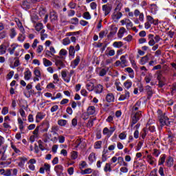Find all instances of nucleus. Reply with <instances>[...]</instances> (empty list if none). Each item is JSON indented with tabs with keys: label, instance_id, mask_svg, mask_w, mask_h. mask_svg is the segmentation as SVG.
Segmentation results:
<instances>
[{
	"label": "nucleus",
	"instance_id": "27",
	"mask_svg": "<svg viewBox=\"0 0 176 176\" xmlns=\"http://www.w3.org/2000/svg\"><path fill=\"white\" fill-rule=\"evenodd\" d=\"M16 25L19 28L21 32H22V34H24V32H25V30H24V27H23V24H21V22L20 21V20L16 19Z\"/></svg>",
	"mask_w": 176,
	"mask_h": 176
},
{
	"label": "nucleus",
	"instance_id": "51",
	"mask_svg": "<svg viewBox=\"0 0 176 176\" xmlns=\"http://www.w3.org/2000/svg\"><path fill=\"white\" fill-rule=\"evenodd\" d=\"M62 43L63 45H64V46H67V45H69L71 43V40L69 39V38L67 37L63 40Z\"/></svg>",
	"mask_w": 176,
	"mask_h": 176
},
{
	"label": "nucleus",
	"instance_id": "2",
	"mask_svg": "<svg viewBox=\"0 0 176 176\" xmlns=\"http://www.w3.org/2000/svg\"><path fill=\"white\" fill-rule=\"evenodd\" d=\"M65 57L56 55L54 56L52 61L55 63L56 67H58V69L60 70L65 67Z\"/></svg>",
	"mask_w": 176,
	"mask_h": 176
},
{
	"label": "nucleus",
	"instance_id": "26",
	"mask_svg": "<svg viewBox=\"0 0 176 176\" xmlns=\"http://www.w3.org/2000/svg\"><path fill=\"white\" fill-rule=\"evenodd\" d=\"M145 90H146L149 98H151V97H152V96H153V91L152 90V87H151V86H149V85H147V86H146Z\"/></svg>",
	"mask_w": 176,
	"mask_h": 176
},
{
	"label": "nucleus",
	"instance_id": "4",
	"mask_svg": "<svg viewBox=\"0 0 176 176\" xmlns=\"http://www.w3.org/2000/svg\"><path fill=\"white\" fill-rule=\"evenodd\" d=\"M159 118L160 126H170V120L168 119V117L163 114H160Z\"/></svg>",
	"mask_w": 176,
	"mask_h": 176
},
{
	"label": "nucleus",
	"instance_id": "53",
	"mask_svg": "<svg viewBox=\"0 0 176 176\" xmlns=\"http://www.w3.org/2000/svg\"><path fill=\"white\" fill-rule=\"evenodd\" d=\"M38 144L39 149H41V151H45V146L43 145V142L40 140L38 141Z\"/></svg>",
	"mask_w": 176,
	"mask_h": 176
},
{
	"label": "nucleus",
	"instance_id": "21",
	"mask_svg": "<svg viewBox=\"0 0 176 176\" xmlns=\"http://www.w3.org/2000/svg\"><path fill=\"white\" fill-rule=\"evenodd\" d=\"M120 61L121 63V67L122 68H124L125 67H127V59H126V56L122 55L120 58Z\"/></svg>",
	"mask_w": 176,
	"mask_h": 176
},
{
	"label": "nucleus",
	"instance_id": "3",
	"mask_svg": "<svg viewBox=\"0 0 176 176\" xmlns=\"http://www.w3.org/2000/svg\"><path fill=\"white\" fill-rule=\"evenodd\" d=\"M133 14L135 17H138V19L135 21V24H140V23H144V12H141L140 10L135 9L133 12Z\"/></svg>",
	"mask_w": 176,
	"mask_h": 176
},
{
	"label": "nucleus",
	"instance_id": "6",
	"mask_svg": "<svg viewBox=\"0 0 176 176\" xmlns=\"http://www.w3.org/2000/svg\"><path fill=\"white\" fill-rule=\"evenodd\" d=\"M122 25H126V30H131L133 28V22L129 19H124L120 21Z\"/></svg>",
	"mask_w": 176,
	"mask_h": 176
},
{
	"label": "nucleus",
	"instance_id": "30",
	"mask_svg": "<svg viewBox=\"0 0 176 176\" xmlns=\"http://www.w3.org/2000/svg\"><path fill=\"white\" fill-rule=\"evenodd\" d=\"M160 153H162V151H160V150L159 149L153 148L152 150V155L155 157H159V156L160 155Z\"/></svg>",
	"mask_w": 176,
	"mask_h": 176
},
{
	"label": "nucleus",
	"instance_id": "18",
	"mask_svg": "<svg viewBox=\"0 0 176 176\" xmlns=\"http://www.w3.org/2000/svg\"><path fill=\"white\" fill-rule=\"evenodd\" d=\"M166 166L167 167H173V166H174V158H173V157H168L166 161Z\"/></svg>",
	"mask_w": 176,
	"mask_h": 176
},
{
	"label": "nucleus",
	"instance_id": "39",
	"mask_svg": "<svg viewBox=\"0 0 176 176\" xmlns=\"http://www.w3.org/2000/svg\"><path fill=\"white\" fill-rule=\"evenodd\" d=\"M113 47H116L117 49H120V47H122V46H123V42H122V41H115L113 43Z\"/></svg>",
	"mask_w": 176,
	"mask_h": 176
},
{
	"label": "nucleus",
	"instance_id": "17",
	"mask_svg": "<svg viewBox=\"0 0 176 176\" xmlns=\"http://www.w3.org/2000/svg\"><path fill=\"white\" fill-rule=\"evenodd\" d=\"M50 19L52 23H54L58 19V16L57 15V12L55 11H52L50 12Z\"/></svg>",
	"mask_w": 176,
	"mask_h": 176
},
{
	"label": "nucleus",
	"instance_id": "24",
	"mask_svg": "<svg viewBox=\"0 0 176 176\" xmlns=\"http://www.w3.org/2000/svg\"><path fill=\"white\" fill-rule=\"evenodd\" d=\"M96 153H91L88 157V160L90 162V164H92V163H94L96 162Z\"/></svg>",
	"mask_w": 176,
	"mask_h": 176
},
{
	"label": "nucleus",
	"instance_id": "47",
	"mask_svg": "<svg viewBox=\"0 0 176 176\" xmlns=\"http://www.w3.org/2000/svg\"><path fill=\"white\" fill-rule=\"evenodd\" d=\"M68 54V52L65 49H62L59 52V57H64Z\"/></svg>",
	"mask_w": 176,
	"mask_h": 176
},
{
	"label": "nucleus",
	"instance_id": "33",
	"mask_svg": "<svg viewBox=\"0 0 176 176\" xmlns=\"http://www.w3.org/2000/svg\"><path fill=\"white\" fill-rule=\"evenodd\" d=\"M75 47L71 45L69 47V56H71L72 57H75Z\"/></svg>",
	"mask_w": 176,
	"mask_h": 176
},
{
	"label": "nucleus",
	"instance_id": "20",
	"mask_svg": "<svg viewBox=\"0 0 176 176\" xmlns=\"http://www.w3.org/2000/svg\"><path fill=\"white\" fill-rule=\"evenodd\" d=\"M54 171L56 174H61L64 171V166L61 164H58L54 166Z\"/></svg>",
	"mask_w": 176,
	"mask_h": 176
},
{
	"label": "nucleus",
	"instance_id": "31",
	"mask_svg": "<svg viewBox=\"0 0 176 176\" xmlns=\"http://www.w3.org/2000/svg\"><path fill=\"white\" fill-rule=\"evenodd\" d=\"M43 118H45V116L43 115V113L41 112L38 113L37 115L36 116V123H39V122H41V120H42Z\"/></svg>",
	"mask_w": 176,
	"mask_h": 176
},
{
	"label": "nucleus",
	"instance_id": "55",
	"mask_svg": "<svg viewBox=\"0 0 176 176\" xmlns=\"http://www.w3.org/2000/svg\"><path fill=\"white\" fill-rule=\"evenodd\" d=\"M24 33H22V34H19V36H18V41L19 42H24L25 39V36H24V34H23Z\"/></svg>",
	"mask_w": 176,
	"mask_h": 176
},
{
	"label": "nucleus",
	"instance_id": "64",
	"mask_svg": "<svg viewBox=\"0 0 176 176\" xmlns=\"http://www.w3.org/2000/svg\"><path fill=\"white\" fill-rule=\"evenodd\" d=\"M171 66L173 67V76L176 77V64L175 63H171Z\"/></svg>",
	"mask_w": 176,
	"mask_h": 176
},
{
	"label": "nucleus",
	"instance_id": "32",
	"mask_svg": "<svg viewBox=\"0 0 176 176\" xmlns=\"http://www.w3.org/2000/svg\"><path fill=\"white\" fill-rule=\"evenodd\" d=\"M88 115H94L96 113V107L94 106H90L87 109Z\"/></svg>",
	"mask_w": 176,
	"mask_h": 176
},
{
	"label": "nucleus",
	"instance_id": "49",
	"mask_svg": "<svg viewBox=\"0 0 176 176\" xmlns=\"http://www.w3.org/2000/svg\"><path fill=\"white\" fill-rule=\"evenodd\" d=\"M87 89L89 90V91H93V90H94V84L92 82L87 83Z\"/></svg>",
	"mask_w": 176,
	"mask_h": 176
},
{
	"label": "nucleus",
	"instance_id": "35",
	"mask_svg": "<svg viewBox=\"0 0 176 176\" xmlns=\"http://www.w3.org/2000/svg\"><path fill=\"white\" fill-rule=\"evenodd\" d=\"M131 86H133V82H131L130 80H127L124 82V87L128 90L130 89V87H131Z\"/></svg>",
	"mask_w": 176,
	"mask_h": 176
},
{
	"label": "nucleus",
	"instance_id": "12",
	"mask_svg": "<svg viewBox=\"0 0 176 176\" xmlns=\"http://www.w3.org/2000/svg\"><path fill=\"white\" fill-rule=\"evenodd\" d=\"M40 129L42 130L43 133H45L49 130V127H50V124L47 122H43L40 126H38Z\"/></svg>",
	"mask_w": 176,
	"mask_h": 176
},
{
	"label": "nucleus",
	"instance_id": "43",
	"mask_svg": "<svg viewBox=\"0 0 176 176\" xmlns=\"http://www.w3.org/2000/svg\"><path fill=\"white\" fill-rule=\"evenodd\" d=\"M6 149H7V147L3 146V155H1V157L0 159V160H3V162H5V160H6V155H5V153H6Z\"/></svg>",
	"mask_w": 176,
	"mask_h": 176
},
{
	"label": "nucleus",
	"instance_id": "50",
	"mask_svg": "<svg viewBox=\"0 0 176 176\" xmlns=\"http://www.w3.org/2000/svg\"><path fill=\"white\" fill-rule=\"evenodd\" d=\"M39 129H41V126H38L33 131V135L36 136L37 138H39Z\"/></svg>",
	"mask_w": 176,
	"mask_h": 176
},
{
	"label": "nucleus",
	"instance_id": "9",
	"mask_svg": "<svg viewBox=\"0 0 176 176\" xmlns=\"http://www.w3.org/2000/svg\"><path fill=\"white\" fill-rule=\"evenodd\" d=\"M102 9L104 12V16H108L112 10V7L109 4H105L102 6Z\"/></svg>",
	"mask_w": 176,
	"mask_h": 176
},
{
	"label": "nucleus",
	"instance_id": "63",
	"mask_svg": "<svg viewBox=\"0 0 176 176\" xmlns=\"http://www.w3.org/2000/svg\"><path fill=\"white\" fill-rule=\"evenodd\" d=\"M123 16V14L122 12H117L116 14H114V19L116 20H119L122 16Z\"/></svg>",
	"mask_w": 176,
	"mask_h": 176
},
{
	"label": "nucleus",
	"instance_id": "28",
	"mask_svg": "<svg viewBox=\"0 0 176 176\" xmlns=\"http://www.w3.org/2000/svg\"><path fill=\"white\" fill-rule=\"evenodd\" d=\"M21 8L25 9V10H27L31 8V4L28 1H24L21 4Z\"/></svg>",
	"mask_w": 176,
	"mask_h": 176
},
{
	"label": "nucleus",
	"instance_id": "36",
	"mask_svg": "<svg viewBox=\"0 0 176 176\" xmlns=\"http://www.w3.org/2000/svg\"><path fill=\"white\" fill-rule=\"evenodd\" d=\"M152 79H153V76H152V74H148L144 78L146 83H151V82H152Z\"/></svg>",
	"mask_w": 176,
	"mask_h": 176
},
{
	"label": "nucleus",
	"instance_id": "19",
	"mask_svg": "<svg viewBox=\"0 0 176 176\" xmlns=\"http://www.w3.org/2000/svg\"><path fill=\"white\" fill-rule=\"evenodd\" d=\"M94 90L96 94H101V93H102V90H104V86L101 85L100 84L97 85L94 87Z\"/></svg>",
	"mask_w": 176,
	"mask_h": 176
},
{
	"label": "nucleus",
	"instance_id": "25",
	"mask_svg": "<svg viewBox=\"0 0 176 176\" xmlns=\"http://www.w3.org/2000/svg\"><path fill=\"white\" fill-rule=\"evenodd\" d=\"M43 64L44 67H52L53 65V63L46 58H43Z\"/></svg>",
	"mask_w": 176,
	"mask_h": 176
},
{
	"label": "nucleus",
	"instance_id": "61",
	"mask_svg": "<svg viewBox=\"0 0 176 176\" xmlns=\"http://www.w3.org/2000/svg\"><path fill=\"white\" fill-rule=\"evenodd\" d=\"M118 137H119L120 140H126L127 135L126 134V133L122 132L119 134Z\"/></svg>",
	"mask_w": 176,
	"mask_h": 176
},
{
	"label": "nucleus",
	"instance_id": "59",
	"mask_svg": "<svg viewBox=\"0 0 176 176\" xmlns=\"http://www.w3.org/2000/svg\"><path fill=\"white\" fill-rule=\"evenodd\" d=\"M83 17L85 19V20H90L91 19V16L90 15V13L89 12H86L83 14Z\"/></svg>",
	"mask_w": 176,
	"mask_h": 176
},
{
	"label": "nucleus",
	"instance_id": "56",
	"mask_svg": "<svg viewBox=\"0 0 176 176\" xmlns=\"http://www.w3.org/2000/svg\"><path fill=\"white\" fill-rule=\"evenodd\" d=\"M94 120H96V118H91L87 124V127H93V124H94Z\"/></svg>",
	"mask_w": 176,
	"mask_h": 176
},
{
	"label": "nucleus",
	"instance_id": "38",
	"mask_svg": "<svg viewBox=\"0 0 176 176\" xmlns=\"http://www.w3.org/2000/svg\"><path fill=\"white\" fill-rule=\"evenodd\" d=\"M16 35H17L16 30L14 28H11L10 30V38H11V39H13V38H14Z\"/></svg>",
	"mask_w": 176,
	"mask_h": 176
},
{
	"label": "nucleus",
	"instance_id": "60",
	"mask_svg": "<svg viewBox=\"0 0 176 176\" xmlns=\"http://www.w3.org/2000/svg\"><path fill=\"white\" fill-rule=\"evenodd\" d=\"M58 124L59 126H65V124H67V120H58Z\"/></svg>",
	"mask_w": 176,
	"mask_h": 176
},
{
	"label": "nucleus",
	"instance_id": "22",
	"mask_svg": "<svg viewBox=\"0 0 176 176\" xmlns=\"http://www.w3.org/2000/svg\"><path fill=\"white\" fill-rule=\"evenodd\" d=\"M106 101L107 102H113V101H115V96H113V94H107V95L106 96Z\"/></svg>",
	"mask_w": 176,
	"mask_h": 176
},
{
	"label": "nucleus",
	"instance_id": "62",
	"mask_svg": "<svg viewBox=\"0 0 176 176\" xmlns=\"http://www.w3.org/2000/svg\"><path fill=\"white\" fill-rule=\"evenodd\" d=\"M68 6L70 9H75V8H76V3L71 1L70 3H69Z\"/></svg>",
	"mask_w": 176,
	"mask_h": 176
},
{
	"label": "nucleus",
	"instance_id": "7",
	"mask_svg": "<svg viewBox=\"0 0 176 176\" xmlns=\"http://www.w3.org/2000/svg\"><path fill=\"white\" fill-rule=\"evenodd\" d=\"M146 162L150 164V166H156V158L151 155H148L146 158Z\"/></svg>",
	"mask_w": 176,
	"mask_h": 176
},
{
	"label": "nucleus",
	"instance_id": "45",
	"mask_svg": "<svg viewBox=\"0 0 176 176\" xmlns=\"http://www.w3.org/2000/svg\"><path fill=\"white\" fill-rule=\"evenodd\" d=\"M91 173H93V169L90 168L81 170V174L82 175H85L86 174H91Z\"/></svg>",
	"mask_w": 176,
	"mask_h": 176
},
{
	"label": "nucleus",
	"instance_id": "5",
	"mask_svg": "<svg viewBox=\"0 0 176 176\" xmlns=\"http://www.w3.org/2000/svg\"><path fill=\"white\" fill-rule=\"evenodd\" d=\"M115 130H116V127L115 126H111L110 129H108V127H105L103 129L102 134L104 135H107V137L109 138V137H111V135L113 134Z\"/></svg>",
	"mask_w": 176,
	"mask_h": 176
},
{
	"label": "nucleus",
	"instance_id": "23",
	"mask_svg": "<svg viewBox=\"0 0 176 176\" xmlns=\"http://www.w3.org/2000/svg\"><path fill=\"white\" fill-rule=\"evenodd\" d=\"M166 157H167L166 154H162L160 156V157L158 160V166H163V164H164V162H166Z\"/></svg>",
	"mask_w": 176,
	"mask_h": 176
},
{
	"label": "nucleus",
	"instance_id": "13",
	"mask_svg": "<svg viewBox=\"0 0 176 176\" xmlns=\"http://www.w3.org/2000/svg\"><path fill=\"white\" fill-rule=\"evenodd\" d=\"M130 98V92L129 91L125 90L124 94L120 95L118 100L119 101H124V100H129Z\"/></svg>",
	"mask_w": 176,
	"mask_h": 176
},
{
	"label": "nucleus",
	"instance_id": "15",
	"mask_svg": "<svg viewBox=\"0 0 176 176\" xmlns=\"http://www.w3.org/2000/svg\"><path fill=\"white\" fill-rule=\"evenodd\" d=\"M147 36L148 39V45L155 46V45H156V42L155 41V35L150 34Z\"/></svg>",
	"mask_w": 176,
	"mask_h": 176
},
{
	"label": "nucleus",
	"instance_id": "10",
	"mask_svg": "<svg viewBox=\"0 0 176 176\" xmlns=\"http://www.w3.org/2000/svg\"><path fill=\"white\" fill-rule=\"evenodd\" d=\"M9 45H10V43L6 42L0 45V54L2 55V54H5V53H6V50H7L8 47H9Z\"/></svg>",
	"mask_w": 176,
	"mask_h": 176
},
{
	"label": "nucleus",
	"instance_id": "40",
	"mask_svg": "<svg viewBox=\"0 0 176 176\" xmlns=\"http://www.w3.org/2000/svg\"><path fill=\"white\" fill-rule=\"evenodd\" d=\"M10 145H11V148L14 151V152H15L17 154H19L21 153L20 149L17 148V147L16 146V145H14V144H13V142H11Z\"/></svg>",
	"mask_w": 176,
	"mask_h": 176
},
{
	"label": "nucleus",
	"instance_id": "16",
	"mask_svg": "<svg viewBox=\"0 0 176 176\" xmlns=\"http://www.w3.org/2000/svg\"><path fill=\"white\" fill-rule=\"evenodd\" d=\"M32 78V73L30 69H26V71L24 72V79L25 80H30Z\"/></svg>",
	"mask_w": 176,
	"mask_h": 176
},
{
	"label": "nucleus",
	"instance_id": "54",
	"mask_svg": "<svg viewBox=\"0 0 176 176\" xmlns=\"http://www.w3.org/2000/svg\"><path fill=\"white\" fill-rule=\"evenodd\" d=\"M58 140L59 144H64L65 142V137L63 135H58Z\"/></svg>",
	"mask_w": 176,
	"mask_h": 176
},
{
	"label": "nucleus",
	"instance_id": "57",
	"mask_svg": "<svg viewBox=\"0 0 176 176\" xmlns=\"http://www.w3.org/2000/svg\"><path fill=\"white\" fill-rule=\"evenodd\" d=\"M146 20L147 22L151 23V24L155 23V19H153V17H152L151 15L146 16Z\"/></svg>",
	"mask_w": 176,
	"mask_h": 176
},
{
	"label": "nucleus",
	"instance_id": "37",
	"mask_svg": "<svg viewBox=\"0 0 176 176\" xmlns=\"http://www.w3.org/2000/svg\"><path fill=\"white\" fill-rule=\"evenodd\" d=\"M102 146V141H97L94 143V149H101Z\"/></svg>",
	"mask_w": 176,
	"mask_h": 176
},
{
	"label": "nucleus",
	"instance_id": "52",
	"mask_svg": "<svg viewBox=\"0 0 176 176\" xmlns=\"http://www.w3.org/2000/svg\"><path fill=\"white\" fill-rule=\"evenodd\" d=\"M111 170L112 169H111V164L107 163L104 166V171H105V173H108V171H111Z\"/></svg>",
	"mask_w": 176,
	"mask_h": 176
},
{
	"label": "nucleus",
	"instance_id": "48",
	"mask_svg": "<svg viewBox=\"0 0 176 176\" xmlns=\"http://www.w3.org/2000/svg\"><path fill=\"white\" fill-rule=\"evenodd\" d=\"M71 159L72 160H76L78 159V151H72L71 153Z\"/></svg>",
	"mask_w": 176,
	"mask_h": 176
},
{
	"label": "nucleus",
	"instance_id": "44",
	"mask_svg": "<svg viewBox=\"0 0 176 176\" xmlns=\"http://www.w3.org/2000/svg\"><path fill=\"white\" fill-rule=\"evenodd\" d=\"M43 137H44L43 142H47L49 141V140H51V139H52V134L45 133L43 135Z\"/></svg>",
	"mask_w": 176,
	"mask_h": 176
},
{
	"label": "nucleus",
	"instance_id": "58",
	"mask_svg": "<svg viewBox=\"0 0 176 176\" xmlns=\"http://www.w3.org/2000/svg\"><path fill=\"white\" fill-rule=\"evenodd\" d=\"M71 23L72 24H74L75 25H76L77 24H79V19L76 17L75 18H72L71 20Z\"/></svg>",
	"mask_w": 176,
	"mask_h": 176
},
{
	"label": "nucleus",
	"instance_id": "34",
	"mask_svg": "<svg viewBox=\"0 0 176 176\" xmlns=\"http://www.w3.org/2000/svg\"><path fill=\"white\" fill-rule=\"evenodd\" d=\"M125 71L129 74V77L133 79L134 78V70L131 69V67L125 68Z\"/></svg>",
	"mask_w": 176,
	"mask_h": 176
},
{
	"label": "nucleus",
	"instance_id": "11",
	"mask_svg": "<svg viewBox=\"0 0 176 176\" xmlns=\"http://www.w3.org/2000/svg\"><path fill=\"white\" fill-rule=\"evenodd\" d=\"M17 160L19 162L18 166L23 168V167H24V164H25V162L28 160V158L23 156L18 157Z\"/></svg>",
	"mask_w": 176,
	"mask_h": 176
},
{
	"label": "nucleus",
	"instance_id": "46",
	"mask_svg": "<svg viewBox=\"0 0 176 176\" xmlns=\"http://www.w3.org/2000/svg\"><path fill=\"white\" fill-rule=\"evenodd\" d=\"M35 30L38 32L43 30V24H42L41 23H36L35 25Z\"/></svg>",
	"mask_w": 176,
	"mask_h": 176
},
{
	"label": "nucleus",
	"instance_id": "14",
	"mask_svg": "<svg viewBox=\"0 0 176 176\" xmlns=\"http://www.w3.org/2000/svg\"><path fill=\"white\" fill-rule=\"evenodd\" d=\"M79 63H80V56H77L75 58V60H74L70 65V67H72V68H76V67H78V65H79Z\"/></svg>",
	"mask_w": 176,
	"mask_h": 176
},
{
	"label": "nucleus",
	"instance_id": "42",
	"mask_svg": "<svg viewBox=\"0 0 176 176\" xmlns=\"http://www.w3.org/2000/svg\"><path fill=\"white\" fill-rule=\"evenodd\" d=\"M124 32H126V28H121L118 31V38H123V35H124Z\"/></svg>",
	"mask_w": 176,
	"mask_h": 176
},
{
	"label": "nucleus",
	"instance_id": "29",
	"mask_svg": "<svg viewBox=\"0 0 176 176\" xmlns=\"http://www.w3.org/2000/svg\"><path fill=\"white\" fill-rule=\"evenodd\" d=\"M61 76L63 79L65 80V82H67V83H69V82H71V79L68 77L67 78V72L66 71H62L61 72Z\"/></svg>",
	"mask_w": 176,
	"mask_h": 176
},
{
	"label": "nucleus",
	"instance_id": "1",
	"mask_svg": "<svg viewBox=\"0 0 176 176\" xmlns=\"http://www.w3.org/2000/svg\"><path fill=\"white\" fill-rule=\"evenodd\" d=\"M140 108H141V102L138 101L131 110V126L137 124L138 120L142 118V111H140Z\"/></svg>",
	"mask_w": 176,
	"mask_h": 176
},
{
	"label": "nucleus",
	"instance_id": "41",
	"mask_svg": "<svg viewBox=\"0 0 176 176\" xmlns=\"http://www.w3.org/2000/svg\"><path fill=\"white\" fill-rule=\"evenodd\" d=\"M11 47L12 48H8V52L10 54L12 55L14 54V51L16 50V47H17V45H16V44H12Z\"/></svg>",
	"mask_w": 176,
	"mask_h": 176
},
{
	"label": "nucleus",
	"instance_id": "8",
	"mask_svg": "<svg viewBox=\"0 0 176 176\" xmlns=\"http://www.w3.org/2000/svg\"><path fill=\"white\" fill-rule=\"evenodd\" d=\"M151 56H152V54H147L144 56L142 57L140 59V64L141 65H145V64H146V63H148V61H149V58H151Z\"/></svg>",
	"mask_w": 176,
	"mask_h": 176
}]
</instances>
